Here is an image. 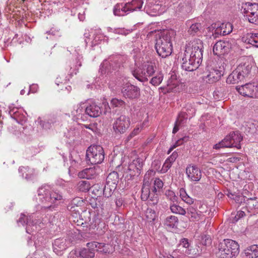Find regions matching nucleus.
<instances>
[{
    "label": "nucleus",
    "mask_w": 258,
    "mask_h": 258,
    "mask_svg": "<svg viewBox=\"0 0 258 258\" xmlns=\"http://www.w3.org/2000/svg\"><path fill=\"white\" fill-rule=\"evenodd\" d=\"M203 43L199 39H195L186 45L182 59V68L186 71L196 70L202 61Z\"/></svg>",
    "instance_id": "f257e3e1"
},
{
    "label": "nucleus",
    "mask_w": 258,
    "mask_h": 258,
    "mask_svg": "<svg viewBox=\"0 0 258 258\" xmlns=\"http://www.w3.org/2000/svg\"><path fill=\"white\" fill-rule=\"evenodd\" d=\"M38 197L41 203L46 206H44L41 208L42 212L52 211L54 208L53 204L57 201L63 200V194L58 190H50L47 185L40 187L38 190Z\"/></svg>",
    "instance_id": "f03ea898"
},
{
    "label": "nucleus",
    "mask_w": 258,
    "mask_h": 258,
    "mask_svg": "<svg viewBox=\"0 0 258 258\" xmlns=\"http://www.w3.org/2000/svg\"><path fill=\"white\" fill-rule=\"evenodd\" d=\"M175 32L173 30L163 32L157 39L155 48L159 55L162 57L169 56L172 51V39Z\"/></svg>",
    "instance_id": "7ed1b4c3"
},
{
    "label": "nucleus",
    "mask_w": 258,
    "mask_h": 258,
    "mask_svg": "<svg viewBox=\"0 0 258 258\" xmlns=\"http://www.w3.org/2000/svg\"><path fill=\"white\" fill-rule=\"evenodd\" d=\"M239 252L238 243L232 239H226L219 243L216 254L220 258H233Z\"/></svg>",
    "instance_id": "20e7f679"
},
{
    "label": "nucleus",
    "mask_w": 258,
    "mask_h": 258,
    "mask_svg": "<svg viewBox=\"0 0 258 258\" xmlns=\"http://www.w3.org/2000/svg\"><path fill=\"white\" fill-rule=\"evenodd\" d=\"M156 67L155 63L147 61L142 67L132 71L134 77L139 81L144 82L148 80V78L152 76L155 73Z\"/></svg>",
    "instance_id": "39448f33"
},
{
    "label": "nucleus",
    "mask_w": 258,
    "mask_h": 258,
    "mask_svg": "<svg viewBox=\"0 0 258 258\" xmlns=\"http://www.w3.org/2000/svg\"><path fill=\"white\" fill-rule=\"evenodd\" d=\"M240 11L249 23L258 24V4L242 3Z\"/></svg>",
    "instance_id": "423d86ee"
},
{
    "label": "nucleus",
    "mask_w": 258,
    "mask_h": 258,
    "mask_svg": "<svg viewBox=\"0 0 258 258\" xmlns=\"http://www.w3.org/2000/svg\"><path fill=\"white\" fill-rule=\"evenodd\" d=\"M86 159L91 164L101 163L104 159V152L99 145H91L86 151Z\"/></svg>",
    "instance_id": "0eeeda50"
},
{
    "label": "nucleus",
    "mask_w": 258,
    "mask_h": 258,
    "mask_svg": "<svg viewBox=\"0 0 258 258\" xmlns=\"http://www.w3.org/2000/svg\"><path fill=\"white\" fill-rule=\"evenodd\" d=\"M163 186V181L159 178H156L154 181V184L151 186L149 185V194L146 199H141L143 201H146L149 200L154 205H156L159 201L158 192Z\"/></svg>",
    "instance_id": "6e6552de"
},
{
    "label": "nucleus",
    "mask_w": 258,
    "mask_h": 258,
    "mask_svg": "<svg viewBox=\"0 0 258 258\" xmlns=\"http://www.w3.org/2000/svg\"><path fill=\"white\" fill-rule=\"evenodd\" d=\"M50 222L49 219L45 218L40 219H36V216L32 215L27 216L24 214L21 213L19 219L17 220V223L19 225L27 226H33L38 225L41 227L40 224H44Z\"/></svg>",
    "instance_id": "1a4fd4ad"
},
{
    "label": "nucleus",
    "mask_w": 258,
    "mask_h": 258,
    "mask_svg": "<svg viewBox=\"0 0 258 258\" xmlns=\"http://www.w3.org/2000/svg\"><path fill=\"white\" fill-rule=\"evenodd\" d=\"M82 56L78 55L74 58H72L68 62L66 70L68 72V75L66 76L65 82L69 81L70 79L76 75L79 72V68L82 66Z\"/></svg>",
    "instance_id": "9d476101"
},
{
    "label": "nucleus",
    "mask_w": 258,
    "mask_h": 258,
    "mask_svg": "<svg viewBox=\"0 0 258 258\" xmlns=\"http://www.w3.org/2000/svg\"><path fill=\"white\" fill-rule=\"evenodd\" d=\"M131 124L128 116L121 115L117 118L113 123V129L115 134H123L129 128Z\"/></svg>",
    "instance_id": "9b49d317"
},
{
    "label": "nucleus",
    "mask_w": 258,
    "mask_h": 258,
    "mask_svg": "<svg viewBox=\"0 0 258 258\" xmlns=\"http://www.w3.org/2000/svg\"><path fill=\"white\" fill-rule=\"evenodd\" d=\"M122 95L130 99L138 98L140 96V89L135 85L126 83L121 89Z\"/></svg>",
    "instance_id": "f8f14e48"
},
{
    "label": "nucleus",
    "mask_w": 258,
    "mask_h": 258,
    "mask_svg": "<svg viewBox=\"0 0 258 258\" xmlns=\"http://www.w3.org/2000/svg\"><path fill=\"white\" fill-rule=\"evenodd\" d=\"M144 160L138 157L131 162L128 166V173L131 177L138 176L141 172L144 165Z\"/></svg>",
    "instance_id": "ddd939ff"
},
{
    "label": "nucleus",
    "mask_w": 258,
    "mask_h": 258,
    "mask_svg": "<svg viewBox=\"0 0 258 258\" xmlns=\"http://www.w3.org/2000/svg\"><path fill=\"white\" fill-rule=\"evenodd\" d=\"M10 116L19 123L23 125L27 121V113L22 108L10 106L9 107Z\"/></svg>",
    "instance_id": "4468645a"
},
{
    "label": "nucleus",
    "mask_w": 258,
    "mask_h": 258,
    "mask_svg": "<svg viewBox=\"0 0 258 258\" xmlns=\"http://www.w3.org/2000/svg\"><path fill=\"white\" fill-rule=\"evenodd\" d=\"M85 205L84 201L79 197L73 199L67 207L69 211L72 213L73 215L76 216L80 215V213L83 211L82 207Z\"/></svg>",
    "instance_id": "2eb2a0df"
},
{
    "label": "nucleus",
    "mask_w": 258,
    "mask_h": 258,
    "mask_svg": "<svg viewBox=\"0 0 258 258\" xmlns=\"http://www.w3.org/2000/svg\"><path fill=\"white\" fill-rule=\"evenodd\" d=\"M179 81L177 79L176 76L171 75L168 80L166 85L161 87L159 89L164 94L171 92H176L179 91Z\"/></svg>",
    "instance_id": "dca6fc26"
},
{
    "label": "nucleus",
    "mask_w": 258,
    "mask_h": 258,
    "mask_svg": "<svg viewBox=\"0 0 258 258\" xmlns=\"http://www.w3.org/2000/svg\"><path fill=\"white\" fill-rule=\"evenodd\" d=\"M86 245L91 248H95V251L105 254L112 253L114 250L112 245L97 241L88 242Z\"/></svg>",
    "instance_id": "f3484780"
},
{
    "label": "nucleus",
    "mask_w": 258,
    "mask_h": 258,
    "mask_svg": "<svg viewBox=\"0 0 258 258\" xmlns=\"http://www.w3.org/2000/svg\"><path fill=\"white\" fill-rule=\"evenodd\" d=\"M225 138L227 143L229 144L228 145L229 147H235L238 149L241 148L240 143L242 141L243 138L239 132H231Z\"/></svg>",
    "instance_id": "a211bd4d"
},
{
    "label": "nucleus",
    "mask_w": 258,
    "mask_h": 258,
    "mask_svg": "<svg viewBox=\"0 0 258 258\" xmlns=\"http://www.w3.org/2000/svg\"><path fill=\"white\" fill-rule=\"evenodd\" d=\"M186 174L188 179L191 181H199L202 178L201 169L197 166L189 164L186 168Z\"/></svg>",
    "instance_id": "6ab92c4d"
},
{
    "label": "nucleus",
    "mask_w": 258,
    "mask_h": 258,
    "mask_svg": "<svg viewBox=\"0 0 258 258\" xmlns=\"http://www.w3.org/2000/svg\"><path fill=\"white\" fill-rule=\"evenodd\" d=\"M101 169L99 167L87 168L80 171L78 176L80 178L93 179L96 178L100 173Z\"/></svg>",
    "instance_id": "aec40b11"
},
{
    "label": "nucleus",
    "mask_w": 258,
    "mask_h": 258,
    "mask_svg": "<svg viewBox=\"0 0 258 258\" xmlns=\"http://www.w3.org/2000/svg\"><path fill=\"white\" fill-rule=\"evenodd\" d=\"M155 174V171L153 170H149L146 173L144 177V182L142 188V192L141 195V199L147 198V194H149V185L151 178L153 177Z\"/></svg>",
    "instance_id": "412c9836"
},
{
    "label": "nucleus",
    "mask_w": 258,
    "mask_h": 258,
    "mask_svg": "<svg viewBox=\"0 0 258 258\" xmlns=\"http://www.w3.org/2000/svg\"><path fill=\"white\" fill-rule=\"evenodd\" d=\"M251 69V66L248 61H243L238 64L235 69L241 77V79L243 81L248 78Z\"/></svg>",
    "instance_id": "4be33fe9"
},
{
    "label": "nucleus",
    "mask_w": 258,
    "mask_h": 258,
    "mask_svg": "<svg viewBox=\"0 0 258 258\" xmlns=\"http://www.w3.org/2000/svg\"><path fill=\"white\" fill-rule=\"evenodd\" d=\"M229 48V45L228 42L221 40L219 41L213 46V53L218 56L224 55L228 52Z\"/></svg>",
    "instance_id": "5701e85b"
},
{
    "label": "nucleus",
    "mask_w": 258,
    "mask_h": 258,
    "mask_svg": "<svg viewBox=\"0 0 258 258\" xmlns=\"http://www.w3.org/2000/svg\"><path fill=\"white\" fill-rule=\"evenodd\" d=\"M187 217L190 221L196 222L203 219L205 215L203 213L198 210L193 206H190L187 208Z\"/></svg>",
    "instance_id": "b1692460"
},
{
    "label": "nucleus",
    "mask_w": 258,
    "mask_h": 258,
    "mask_svg": "<svg viewBox=\"0 0 258 258\" xmlns=\"http://www.w3.org/2000/svg\"><path fill=\"white\" fill-rule=\"evenodd\" d=\"M85 112L90 117H96L101 114L102 109L99 105L93 103L86 107Z\"/></svg>",
    "instance_id": "393cba45"
},
{
    "label": "nucleus",
    "mask_w": 258,
    "mask_h": 258,
    "mask_svg": "<svg viewBox=\"0 0 258 258\" xmlns=\"http://www.w3.org/2000/svg\"><path fill=\"white\" fill-rule=\"evenodd\" d=\"M222 75L221 71L216 68H212L210 70L209 74L206 77L207 82L209 84L214 83L220 80Z\"/></svg>",
    "instance_id": "a878e982"
},
{
    "label": "nucleus",
    "mask_w": 258,
    "mask_h": 258,
    "mask_svg": "<svg viewBox=\"0 0 258 258\" xmlns=\"http://www.w3.org/2000/svg\"><path fill=\"white\" fill-rule=\"evenodd\" d=\"M187 119V114L186 112H181L179 113L175 122L172 133L174 134L176 133L178 131L179 127L183 126L186 122Z\"/></svg>",
    "instance_id": "bb28decb"
},
{
    "label": "nucleus",
    "mask_w": 258,
    "mask_h": 258,
    "mask_svg": "<svg viewBox=\"0 0 258 258\" xmlns=\"http://www.w3.org/2000/svg\"><path fill=\"white\" fill-rule=\"evenodd\" d=\"M127 4L120 3L116 4L113 9V13L115 16H123L130 13Z\"/></svg>",
    "instance_id": "cd10ccee"
},
{
    "label": "nucleus",
    "mask_w": 258,
    "mask_h": 258,
    "mask_svg": "<svg viewBox=\"0 0 258 258\" xmlns=\"http://www.w3.org/2000/svg\"><path fill=\"white\" fill-rule=\"evenodd\" d=\"M252 85L253 84L251 83L246 84L244 85L237 87L236 90L241 95L251 98V95H253V94H252L253 90H252Z\"/></svg>",
    "instance_id": "c85d7f7f"
},
{
    "label": "nucleus",
    "mask_w": 258,
    "mask_h": 258,
    "mask_svg": "<svg viewBox=\"0 0 258 258\" xmlns=\"http://www.w3.org/2000/svg\"><path fill=\"white\" fill-rule=\"evenodd\" d=\"M178 157V153L174 151L172 154L165 160L161 170V172L165 173L171 167L173 163L175 161Z\"/></svg>",
    "instance_id": "c756f323"
},
{
    "label": "nucleus",
    "mask_w": 258,
    "mask_h": 258,
    "mask_svg": "<svg viewBox=\"0 0 258 258\" xmlns=\"http://www.w3.org/2000/svg\"><path fill=\"white\" fill-rule=\"evenodd\" d=\"M242 40L247 43L258 47V33H247L245 36L242 37Z\"/></svg>",
    "instance_id": "7c9ffc66"
},
{
    "label": "nucleus",
    "mask_w": 258,
    "mask_h": 258,
    "mask_svg": "<svg viewBox=\"0 0 258 258\" xmlns=\"http://www.w3.org/2000/svg\"><path fill=\"white\" fill-rule=\"evenodd\" d=\"M19 173H21L23 177L27 180L31 179L34 175V169L28 166H22L19 169Z\"/></svg>",
    "instance_id": "2f4dec72"
},
{
    "label": "nucleus",
    "mask_w": 258,
    "mask_h": 258,
    "mask_svg": "<svg viewBox=\"0 0 258 258\" xmlns=\"http://www.w3.org/2000/svg\"><path fill=\"white\" fill-rule=\"evenodd\" d=\"M245 256L248 258L258 257V245L254 244L247 247L244 250Z\"/></svg>",
    "instance_id": "473e14b6"
},
{
    "label": "nucleus",
    "mask_w": 258,
    "mask_h": 258,
    "mask_svg": "<svg viewBox=\"0 0 258 258\" xmlns=\"http://www.w3.org/2000/svg\"><path fill=\"white\" fill-rule=\"evenodd\" d=\"M158 217V214L154 210L148 208L145 212L144 219L149 223L153 222Z\"/></svg>",
    "instance_id": "72a5a7b5"
},
{
    "label": "nucleus",
    "mask_w": 258,
    "mask_h": 258,
    "mask_svg": "<svg viewBox=\"0 0 258 258\" xmlns=\"http://www.w3.org/2000/svg\"><path fill=\"white\" fill-rule=\"evenodd\" d=\"M143 0H132L130 2L126 3L130 13L140 10L143 5Z\"/></svg>",
    "instance_id": "f704fd0d"
},
{
    "label": "nucleus",
    "mask_w": 258,
    "mask_h": 258,
    "mask_svg": "<svg viewBox=\"0 0 258 258\" xmlns=\"http://www.w3.org/2000/svg\"><path fill=\"white\" fill-rule=\"evenodd\" d=\"M178 224V218L172 215L167 217L164 222V225L169 228H177Z\"/></svg>",
    "instance_id": "c9c22d12"
},
{
    "label": "nucleus",
    "mask_w": 258,
    "mask_h": 258,
    "mask_svg": "<svg viewBox=\"0 0 258 258\" xmlns=\"http://www.w3.org/2000/svg\"><path fill=\"white\" fill-rule=\"evenodd\" d=\"M66 241V239L63 238L55 239L53 244V250L54 251H58L66 249L67 247Z\"/></svg>",
    "instance_id": "e433bc0d"
},
{
    "label": "nucleus",
    "mask_w": 258,
    "mask_h": 258,
    "mask_svg": "<svg viewBox=\"0 0 258 258\" xmlns=\"http://www.w3.org/2000/svg\"><path fill=\"white\" fill-rule=\"evenodd\" d=\"M244 81L242 79H241L240 76L238 73L235 70L230 74L226 80V82L228 84H236L240 82Z\"/></svg>",
    "instance_id": "4c0bfd02"
},
{
    "label": "nucleus",
    "mask_w": 258,
    "mask_h": 258,
    "mask_svg": "<svg viewBox=\"0 0 258 258\" xmlns=\"http://www.w3.org/2000/svg\"><path fill=\"white\" fill-rule=\"evenodd\" d=\"M95 248H84L80 250L81 258H93L95 256Z\"/></svg>",
    "instance_id": "58836bf2"
},
{
    "label": "nucleus",
    "mask_w": 258,
    "mask_h": 258,
    "mask_svg": "<svg viewBox=\"0 0 258 258\" xmlns=\"http://www.w3.org/2000/svg\"><path fill=\"white\" fill-rule=\"evenodd\" d=\"M119 180L118 174L116 171L110 173L106 178V183L108 184L114 185L116 186Z\"/></svg>",
    "instance_id": "ea45409f"
},
{
    "label": "nucleus",
    "mask_w": 258,
    "mask_h": 258,
    "mask_svg": "<svg viewBox=\"0 0 258 258\" xmlns=\"http://www.w3.org/2000/svg\"><path fill=\"white\" fill-rule=\"evenodd\" d=\"M233 29V26L230 23H222L218 29L220 34L226 35L230 34Z\"/></svg>",
    "instance_id": "a19ab883"
},
{
    "label": "nucleus",
    "mask_w": 258,
    "mask_h": 258,
    "mask_svg": "<svg viewBox=\"0 0 258 258\" xmlns=\"http://www.w3.org/2000/svg\"><path fill=\"white\" fill-rule=\"evenodd\" d=\"M228 198L233 199L236 203L241 204L245 201V198L243 196L240 195L239 193L236 192H232L230 190H228L227 194Z\"/></svg>",
    "instance_id": "79ce46f5"
},
{
    "label": "nucleus",
    "mask_w": 258,
    "mask_h": 258,
    "mask_svg": "<svg viewBox=\"0 0 258 258\" xmlns=\"http://www.w3.org/2000/svg\"><path fill=\"white\" fill-rule=\"evenodd\" d=\"M176 203H174L170 205V209L171 212L176 214L183 216L185 215L186 213V210L177 205Z\"/></svg>",
    "instance_id": "37998d69"
},
{
    "label": "nucleus",
    "mask_w": 258,
    "mask_h": 258,
    "mask_svg": "<svg viewBox=\"0 0 258 258\" xmlns=\"http://www.w3.org/2000/svg\"><path fill=\"white\" fill-rule=\"evenodd\" d=\"M93 34V39L91 41L92 45H95L99 43V41L103 38V34L101 33L100 29L95 30L94 31L91 32Z\"/></svg>",
    "instance_id": "c03bdc74"
},
{
    "label": "nucleus",
    "mask_w": 258,
    "mask_h": 258,
    "mask_svg": "<svg viewBox=\"0 0 258 258\" xmlns=\"http://www.w3.org/2000/svg\"><path fill=\"white\" fill-rule=\"evenodd\" d=\"M77 188L79 191L86 192L90 189L91 184L88 181L81 180L77 184Z\"/></svg>",
    "instance_id": "a18cd8bd"
},
{
    "label": "nucleus",
    "mask_w": 258,
    "mask_h": 258,
    "mask_svg": "<svg viewBox=\"0 0 258 258\" xmlns=\"http://www.w3.org/2000/svg\"><path fill=\"white\" fill-rule=\"evenodd\" d=\"M180 197L181 200L185 203L191 205L194 203V199L190 198L186 193L185 190L183 188H181L179 189Z\"/></svg>",
    "instance_id": "49530a36"
},
{
    "label": "nucleus",
    "mask_w": 258,
    "mask_h": 258,
    "mask_svg": "<svg viewBox=\"0 0 258 258\" xmlns=\"http://www.w3.org/2000/svg\"><path fill=\"white\" fill-rule=\"evenodd\" d=\"M116 188V186L114 185L106 183L103 189L104 196L107 198L111 197Z\"/></svg>",
    "instance_id": "de8ad7c7"
},
{
    "label": "nucleus",
    "mask_w": 258,
    "mask_h": 258,
    "mask_svg": "<svg viewBox=\"0 0 258 258\" xmlns=\"http://www.w3.org/2000/svg\"><path fill=\"white\" fill-rule=\"evenodd\" d=\"M145 124L146 122L145 121H144L142 123L136 125L135 128L130 133L129 137L132 138L139 135L141 132V131L144 128Z\"/></svg>",
    "instance_id": "09e8293b"
},
{
    "label": "nucleus",
    "mask_w": 258,
    "mask_h": 258,
    "mask_svg": "<svg viewBox=\"0 0 258 258\" xmlns=\"http://www.w3.org/2000/svg\"><path fill=\"white\" fill-rule=\"evenodd\" d=\"M163 79V75L161 73H159L153 77L150 80V83L154 86H158L161 84Z\"/></svg>",
    "instance_id": "8fccbe9b"
},
{
    "label": "nucleus",
    "mask_w": 258,
    "mask_h": 258,
    "mask_svg": "<svg viewBox=\"0 0 258 258\" xmlns=\"http://www.w3.org/2000/svg\"><path fill=\"white\" fill-rule=\"evenodd\" d=\"M110 104L112 108H122L125 106V103L120 99L114 98L111 100Z\"/></svg>",
    "instance_id": "3c124183"
},
{
    "label": "nucleus",
    "mask_w": 258,
    "mask_h": 258,
    "mask_svg": "<svg viewBox=\"0 0 258 258\" xmlns=\"http://www.w3.org/2000/svg\"><path fill=\"white\" fill-rule=\"evenodd\" d=\"M201 29V24L199 23L192 24L188 29V33L192 35L197 34Z\"/></svg>",
    "instance_id": "603ef678"
},
{
    "label": "nucleus",
    "mask_w": 258,
    "mask_h": 258,
    "mask_svg": "<svg viewBox=\"0 0 258 258\" xmlns=\"http://www.w3.org/2000/svg\"><path fill=\"white\" fill-rule=\"evenodd\" d=\"M184 252L186 255H191L193 258L197 257L199 255L198 250L197 249L192 248L190 245L188 248H187L185 250H183Z\"/></svg>",
    "instance_id": "864d4df0"
},
{
    "label": "nucleus",
    "mask_w": 258,
    "mask_h": 258,
    "mask_svg": "<svg viewBox=\"0 0 258 258\" xmlns=\"http://www.w3.org/2000/svg\"><path fill=\"white\" fill-rule=\"evenodd\" d=\"M84 103H80L74 107V109L72 111V114L74 116H78L81 114L84 110V107L83 106Z\"/></svg>",
    "instance_id": "5fc2aeb1"
},
{
    "label": "nucleus",
    "mask_w": 258,
    "mask_h": 258,
    "mask_svg": "<svg viewBox=\"0 0 258 258\" xmlns=\"http://www.w3.org/2000/svg\"><path fill=\"white\" fill-rule=\"evenodd\" d=\"M245 215L244 212L242 211H239L237 212V214L235 215L233 213L231 214V220L232 223L236 222L239 219L243 217Z\"/></svg>",
    "instance_id": "6e6d98bb"
},
{
    "label": "nucleus",
    "mask_w": 258,
    "mask_h": 258,
    "mask_svg": "<svg viewBox=\"0 0 258 258\" xmlns=\"http://www.w3.org/2000/svg\"><path fill=\"white\" fill-rule=\"evenodd\" d=\"M228 145H229V144L227 143V142L226 141L225 138L221 142L215 144L213 146V149H216V150H219L221 148H229L228 147Z\"/></svg>",
    "instance_id": "4d7b16f0"
},
{
    "label": "nucleus",
    "mask_w": 258,
    "mask_h": 258,
    "mask_svg": "<svg viewBox=\"0 0 258 258\" xmlns=\"http://www.w3.org/2000/svg\"><path fill=\"white\" fill-rule=\"evenodd\" d=\"M166 196L173 203H177V197L175 193L172 190H168L166 192Z\"/></svg>",
    "instance_id": "13d9d810"
},
{
    "label": "nucleus",
    "mask_w": 258,
    "mask_h": 258,
    "mask_svg": "<svg viewBox=\"0 0 258 258\" xmlns=\"http://www.w3.org/2000/svg\"><path fill=\"white\" fill-rule=\"evenodd\" d=\"M80 165L78 162H77L75 160H73L71 162V165L69 168V173H75V170L79 168Z\"/></svg>",
    "instance_id": "bf43d9fd"
},
{
    "label": "nucleus",
    "mask_w": 258,
    "mask_h": 258,
    "mask_svg": "<svg viewBox=\"0 0 258 258\" xmlns=\"http://www.w3.org/2000/svg\"><path fill=\"white\" fill-rule=\"evenodd\" d=\"M80 253V250H73L70 252L68 258H81Z\"/></svg>",
    "instance_id": "052dcab7"
},
{
    "label": "nucleus",
    "mask_w": 258,
    "mask_h": 258,
    "mask_svg": "<svg viewBox=\"0 0 258 258\" xmlns=\"http://www.w3.org/2000/svg\"><path fill=\"white\" fill-rule=\"evenodd\" d=\"M252 90L253 95H251V98H258V83H253Z\"/></svg>",
    "instance_id": "680f3d73"
},
{
    "label": "nucleus",
    "mask_w": 258,
    "mask_h": 258,
    "mask_svg": "<svg viewBox=\"0 0 258 258\" xmlns=\"http://www.w3.org/2000/svg\"><path fill=\"white\" fill-rule=\"evenodd\" d=\"M190 244L187 238H182L181 239L179 243V246H182L186 249L189 247Z\"/></svg>",
    "instance_id": "e2e57ef3"
},
{
    "label": "nucleus",
    "mask_w": 258,
    "mask_h": 258,
    "mask_svg": "<svg viewBox=\"0 0 258 258\" xmlns=\"http://www.w3.org/2000/svg\"><path fill=\"white\" fill-rule=\"evenodd\" d=\"M202 243L205 245H210L212 243V239L209 236L205 235L203 237Z\"/></svg>",
    "instance_id": "0e129e2a"
},
{
    "label": "nucleus",
    "mask_w": 258,
    "mask_h": 258,
    "mask_svg": "<svg viewBox=\"0 0 258 258\" xmlns=\"http://www.w3.org/2000/svg\"><path fill=\"white\" fill-rule=\"evenodd\" d=\"M66 79V77H65V78H64V76H62V77L59 76V77L56 78V79L55 80V84L57 86H59L60 84H64L68 82V81L65 82L64 80Z\"/></svg>",
    "instance_id": "69168bd1"
},
{
    "label": "nucleus",
    "mask_w": 258,
    "mask_h": 258,
    "mask_svg": "<svg viewBox=\"0 0 258 258\" xmlns=\"http://www.w3.org/2000/svg\"><path fill=\"white\" fill-rule=\"evenodd\" d=\"M49 34H51L53 36H60L59 31L55 28H52L49 31L47 32Z\"/></svg>",
    "instance_id": "338daca9"
},
{
    "label": "nucleus",
    "mask_w": 258,
    "mask_h": 258,
    "mask_svg": "<svg viewBox=\"0 0 258 258\" xmlns=\"http://www.w3.org/2000/svg\"><path fill=\"white\" fill-rule=\"evenodd\" d=\"M161 163L158 160H154L152 163V167L156 170L158 171L160 168Z\"/></svg>",
    "instance_id": "774afa93"
}]
</instances>
